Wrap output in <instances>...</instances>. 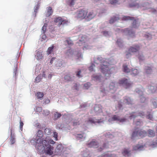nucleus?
<instances>
[{
	"label": "nucleus",
	"instance_id": "nucleus-49",
	"mask_svg": "<svg viewBox=\"0 0 157 157\" xmlns=\"http://www.w3.org/2000/svg\"><path fill=\"white\" fill-rule=\"evenodd\" d=\"M148 136L149 137H153L155 135L154 131L152 130L149 129L148 130Z\"/></svg>",
	"mask_w": 157,
	"mask_h": 157
},
{
	"label": "nucleus",
	"instance_id": "nucleus-27",
	"mask_svg": "<svg viewBox=\"0 0 157 157\" xmlns=\"http://www.w3.org/2000/svg\"><path fill=\"white\" fill-rule=\"evenodd\" d=\"M140 138L139 130H135L134 131L132 134V139L133 140L137 139Z\"/></svg>",
	"mask_w": 157,
	"mask_h": 157
},
{
	"label": "nucleus",
	"instance_id": "nucleus-8",
	"mask_svg": "<svg viewBox=\"0 0 157 157\" xmlns=\"http://www.w3.org/2000/svg\"><path fill=\"white\" fill-rule=\"evenodd\" d=\"M136 92L139 95L140 102L141 103H145L146 101V98L143 95V92L144 89L142 88H137L136 89Z\"/></svg>",
	"mask_w": 157,
	"mask_h": 157
},
{
	"label": "nucleus",
	"instance_id": "nucleus-28",
	"mask_svg": "<svg viewBox=\"0 0 157 157\" xmlns=\"http://www.w3.org/2000/svg\"><path fill=\"white\" fill-rule=\"evenodd\" d=\"M35 56L37 60H39L42 57V52L41 50H37L35 52Z\"/></svg>",
	"mask_w": 157,
	"mask_h": 157
},
{
	"label": "nucleus",
	"instance_id": "nucleus-29",
	"mask_svg": "<svg viewBox=\"0 0 157 157\" xmlns=\"http://www.w3.org/2000/svg\"><path fill=\"white\" fill-rule=\"evenodd\" d=\"M52 8L50 7H48L46 9V10L45 12V14L46 17H48L50 15H52Z\"/></svg>",
	"mask_w": 157,
	"mask_h": 157
},
{
	"label": "nucleus",
	"instance_id": "nucleus-1",
	"mask_svg": "<svg viewBox=\"0 0 157 157\" xmlns=\"http://www.w3.org/2000/svg\"><path fill=\"white\" fill-rule=\"evenodd\" d=\"M145 114L144 112L142 111L132 112L129 114L126 115L125 117L121 118L119 117L117 115L112 116V114L107 112L106 114L103 115L104 117H98L97 119L96 117L89 118L85 121L83 124L87 127L88 125L92 124H96L101 125L104 123L105 121H108L109 122L113 123L114 121H117L120 123H123L126 121L127 119L128 118L130 120L134 119L138 116L143 117L145 116Z\"/></svg>",
	"mask_w": 157,
	"mask_h": 157
},
{
	"label": "nucleus",
	"instance_id": "nucleus-37",
	"mask_svg": "<svg viewBox=\"0 0 157 157\" xmlns=\"http://www.w3.org/2000/svg\"><path fill=\"white\" fill-rule=\"evenodd\" d=\"M151 102L153 107L155 108H157V98H152Z\"/></svg>",
	"mask_w": 157,
	"mask_h": 157
},
{
	"label": "nucleus",
	"instance_id": "nucleus-53",
	"mask_svg": "<svg viewBox=\"0 0 157 157\" xmlns=\"http://www.w3.org/2000/svg\"><path fill=\"white\" fill-rule=\"evenodd\" d=\"M95 65L94 64H92L91 66L89 67V69L90 72H94L95 71Z\"/></svg>",
	"mask_w": 157,
	"mask_h": 157
},
{
	"label": "nucleus",
	"instance_id": "nucleus-57",
	"mask_svg": "<svg viewBox=\"0 0 157 157\" xmlns=\"http://www.w3.org/2000/svg\"><path fill=\"white\" fill-rule=\"evenodd\" d=\"M145 36L148 40H151L152 38V35L148 33H146L145 34Z\"/></svg>",
	"mask_w": 157,
	"mask_h": 157
},
{
	"label": "nucleus",
	"instance_id": "nucleus-30",
	"mask_svg": "<svg viewBox=\"0 0 157 157\" xmlns=\"http://www.w3.org/2000/svg\"><path fill=\"white\" fill-rule=\"evenodd\" d=\"M82 49L83 50L90 49L92 48V46L86 42L82 44Z\"/></svg>",
	"mask_w": 157,
	"mask_h": 157
},
{
	"label": "nucleus",
	"instance_id": "nucleus-34",
	"mask_svg": "<svg viewBox=\"0 0 157 157\" xmlns=\"http://www.w3.org/2000/svg\"><path fill=\"white\" fill-rule=\"evenodd\" d=\"M122 154L125 157H128L130 155V151L127 149H124L122 152Z\"/></svg>",
	"mask_w": 157,
	"mask_h": 157
},
{
	"label": "nucleus",
	"instance_id": "nucleus-43",
	"mask_svg": "<svg viewBox=\"0 0 157 157\" xmlns=\"http://www.w3.org/2000/svg\"><path fill=\"white\" fill-rule=\"evenodd\" d=\"M117 44L120 48H122L123 45V42L122 40L121 39H118L117 42Z\"/></svg>",
	"mask_w": 157,
	"mask_h": 157
},
{
	"label": "nucleus",
	"instance_id": "nucleus-42",
	"mask_svg": "<svg viewBox=\"0 0 157 157\" xmlns=\"http://www.w3.org/2000/svg\"><path fill=\"white\" fill-rule=\"evenodd\" d=\"M119 19V17L118 16L114 17H112L109 20V23L110 24L113 23Z\"/></svg>",
	"mask_w": 157,
	"mask_h": 157
},
{
	"label": "nucleus",
	"instance_id": "nucleus-7",
	"mask_svg": "<svg viewBox=\"0 0 157 157\" xmlns=\"http://www.w3.org/2000/svg\"><path fill=\"white\" fill-rule=\"evenodd\" d=\"M130 7H135L137 8H142L144 10L149 9V5L147 2L144 3L143 5H140L138 3L136 2H133L129 4Z\"/></svg>",
	"mask_w": 157,
	"mask_h": 157
},
{
	"label": "nucleus",
	"instance_id": "nucleus-50",
	"mask_svg": "<svg viewBox=\"0 0 157 157\" xmlns=\"http://www.w3.org/2000/svg\"><path fill=\"white\" fill-rule=\"evenodd\" d=\"M15 142V139L14 136H13L12 135V132H11V135L10 136V143L11 144H13Z\"/></svg>",
	"mask_w": 157,
	"mask_h": 157
},
{
	"label": "nucleus",
	"instance_id": "nucleus-16",
	"mask_svg": "<svg viewBox=\"0 0 157 157\" xmlns=\"http://www.w3.org/2000/svg\"><path fill=\"white\" fill-rule=\"evenodd\" d=\"M140 48L139 45H134L131 46L129 48L128 51L129 52L132 53H135L138 52Z\"/></svg>",
	"mask_w": 157,
	"mask_h": 157
},
{
	"label": "nucleus",
	"instance_id": "nucleus-60",
	"mask_svg": "<svg viewBox=\"0 0 157 157\" xmlns=\"http://www.w3.org/2000/svg\"><path fill=\"white\" fill-rule=\"evenodd\" d=\"M47 26V24L45 23L42 29V33H44L46 31V27Z\"/></svg>",
	"mask_w": 157,
	"mask_h": 157
},
{
	"label": "nucleus",
	"instance_id": "nucleus-35",
	"mask_svg": "<svg viewBox=\"0 0 157 157\" xmlns=\"http://www.w3.org/2000/svg\"><path fill=\"white\" fill-rule=\"evenodd\" d=\"M135 118L134 119H132L133 120V123L136 126H140L142 125L143 124V122L140 120H135Z\"/></svg>",
	"mask_w": 157,
	"mask_h": 157
},
{
	"label": "nucleus",
	"instance_id": "nucleus-18",
	"mask_svg": "<svg viewBox=\"0 0 157 157\" xmlns=\"http://www.w3.org/2000/svg\"><path fill=\"white\" fill-rule=\"evenodd\" d=\"M63 150V147L61 144H59L57 145L54 152L55 154L60 155L62 154Z\"/></svg>",
	"mask_w": 157,
	"mask_h": 157
},
{
	"label": "nucleus",
	"instance_id": "nucleus-36",
	"mask_svg": "<svg viewBox=\"0 0 157 157\" xmlns=\"http://www.w3.org/2000/svg\"><path fill=\"white\" fill-rule=\"evenodd\" d=\"M140 25L139 21L138 19L134 20L132 23V26L133 28H138Z\"/></svg>",
	"mask_w": 157,
	"mask_h": 157
},
{
	"label": "nucleus",
	"instance_id": "nucleus-10",
	"mask_svg": "<svg viewBox=\"0 0 157 157\" xmlns=\"http://www.w3.org/2000/svg\"><path fill=\"white\" fill-rule=\"evenodd\" d=\"M87 12L84 10H79L76 13L75 16L77 18L83 19L86 17Z\"/></svg>",
	"mask_w": 157,
	"mask_h": 157
},
{
	"label": "nucleus",
	"instance_id": "nucleus-32",
	"mask_svg": "<svg viewBox=\"0 0 157 157\" xmlns=\"http://www.w3.org/2000/svg\"><path fill=\"white\" fill-rule=\"evenodd\" d=\"M40 4V3L39 2H38L37 4L34 7V13L33 14V16L34 17H35L36 16V14L37 12V10L39 9Z\"/></svg>",
	"mask_w": 157,
	"mask_h": 157
},
{
	"label": "nucleus",
	"instance_id": "nucleus-3",
	"mask_svg": "<svg viewBox=\"0 0 157 157\" xmlns=\"http://www.w3.org/2000/svg\"><path fill=\"white\" fill-rule=\"evenodd\" d=\"M36 150L40 154L44 152L46 154L52 155L54 154V147L53 145L49 144L46 140L42 141V143L36 148Z\"/></svg>",
	"mask_w": 157,
	"mask_h": 157
},
{
	"label": "nucleus",
	"instance_id": "nucleus-52",
	"mask_svg": "<svg viewBox=\"0 0 157 157\" xmlns=\"http://www.w3.org/2000/svg\"><path fill=\"white\" fill-rule=\"evenodd\" d=\"M53 136L55 140H58V133L55 131L52 130Z\"/></svg>",
	"mask_w": 157,
	"mask_h": 157
},
{
	"label": "nucleus",
	"instance_id": "nucleus-64",
	"mask_svg": "<svg viewBox=\"0 0 157 157\" xmlns=\"http://www.w3.org/2000/svg\"><path fill=\"white\" fill-rule=\"evenodd\" d=\"M64 79L67 81H70L72 80V78L68 75H66L65 76Z\"/></svg>",
	"mask_w": 157,
	"mask_h": 157
},
{
	"label": "nucleus",
	"instance_id": "nucleus-20",
	"mask_svg": "<svg viewBox=\"0 0 157 157\" xmlns=\"http://www.w3.org/2000/svg\"><path fill=\"white\" fill-rule=\"evenodd\" d=\"M102 85L101 86L100 89V94L102 96H104L106 95L108 91L107 89H105V85L104 83L102 84Z\"/></svg>",
	"mask_w": 157,
	"mask_h": 157
},
{
	"label": "nucleus",
	"instance_id": "nucleus-48",
	"mask_svg": "<svg viewBox=\"0 0 157 157\" xmlns=\"http://www.w3.org/2000/svg\"><path fill=\"white\" fill-rule=\"evenodd\" d=\"M52 132V130L49 128H46L44 130V133L47 135H50Z\"/></svg>",
	"mask_w": 157,
	"mask_h": 157
},
{
	"label": "nucleus",
	"instance_id": "nucleus-25",
	"mask_svg": "<svg viewBox=\"0 0 157 157\" xmlns=\"http://www.w3.org/2000/svg\"><path fill=\"white\" fill-rule=\"evenodd\" d=\"M70 119L71 121L68 124L70 123L71 124H72L74 126H75L79 124H80L79 121L77 120V119H75L73 117H71Z\"/></svg>",
	"mask_w": 157,
	"mask_h": 157
},
{
	"label": "nucleus",
	"instance_id": "nucleus-4",
	"mask_svg": "<svg viewBox=\"0 0 157 157\" xmlns=\"http://www.w3.org/2000/svg\"><path fill=\"white\" fill-rule=\"evenodd\" d=\"M81 51L80 48L76 49L73 51L71 49L69 48L66 51L65 56L68 58L74 57L75 59H82L83 56Z\"/></svg>",
	"mask_w": 157,
	"mask_h": 157
},
{
	"label": "nucleus",
	"instance_id": "nucleus-39",
	"mask_svg": "<svg viewBox=\"0 0 157 157\" xmlns=\"http://www.w3.org/2000/svg\"><path fill=\"white\" fill-rule=\"evenodd\" d=\"M140 138L144 137L146 134V132L144 131L139 130Z\"/></svg>",
	"mask_w": 157,
	"mask_h": 157
},
{
	"label": "nucleus",
	"instance_id": "nucleus-44",
	"mask_svg": "<svg viewBox=\"0 0 157 157\" xmlns=\"http://www.w3.org/2000/svg\"><path fill=\"white\" fill-rule=\"evenodd\" d=\"M65 42L67 43L68 45L69 46L72 45L73 44L72 41L69 38L67 39L65 41Z\"/></svg>",
	"mask_w": 157,
	"mask_h": 157
},
{
	"label": "nucleus",
	"instance_id": "nucleus-2",
	"mask_svg": "<svg viewBox=\"0 0 157 157\" xmlns=\"http://www.w3.org/2000/svg\"><path fill=\"white\" fill-rule=\"evenodd\" d=\"M94 61L95 64H98L100 63V69L102 73L105 76L109 77L112 73L113 68H110L109 66V64H113L115 63L112 59H111L109 61L108 59L103 58L100 56L98 57Z\"/></svg>",
	"mask_w": 157,
	"mask_h": 157
},
{
	"label": "nucleus",
	"instance_id": "nucleus-11",
	"mask_svg": "<svg viewBox=\"0 0 157 157\" xmlns=\"http://www.w3.org/2000/svg\"><path fill=\"white\" fill-rule=\"evenodd\" d=\"M54 64L56 67H61L62 65V62L61 60H58L55 58H52L50 62L49 65Z\"/></svg>",
	"mask_w": 157,
	"mask_h": 157
},
{
	"label": "nucleus",
	"instance_id": "nucleus-9",
	"mask_svg": "<svg viewBox=\"0 0 157 157\" xmlns=\"http://www.w3.org/2000/svg\"><path fill=\"white\" fill-rule=\"evenodd\" d=\"M119 83L120 84L124 86L126 88L129 87L132 85V82L129 79L124 78L120 80Z\"/></svg>",
	"mask_w": 157,
	"mask_h": 157
},
{
	"label": "nucleus",
	"instance_id": "nucleus-14",
	"mask_svg": "<svg viewBox=\"0 0 157 157\" xmlns=\"http://www.w3.org/2000/svg\"><path fill=\"white\" fill-rule=\"evenodd\" d=\"M109 91L112 93H114L117 89V84L115 82H111L108 87Z\"/></svg>",
	"mask_w": 157,
	"mask_h": 157
},
{
	"label": "nucleus",
	"instance_id": "nucleus-61",
	"mask_svg": "<svg viewBox=\"0 0 157 157\" xmlns=\"http://www.w3.org/2000/svg\"><path fill=\"white\" fill-rule=\"evenodd\" d=\"M82 155L85 157L89 155V152L88 150H86V151H83L82 153Z\"/></svg>",
	"mask_w": 157,
	"mask_h": 157
},
{
	"label": "nucleus",
	"instance_id": "nucleus-51",
	"mask_svg": "<svg viewBox=\"0 0 157 157\" xmlns=\"http://www.w3.org/2000/svg\"><path fill=\"white\" fill-rule=\"evenodd\" d=\"M108 144H103V147H100V148L98 149V151H102V150L105 149V148H109V146L108 145Z\"/></svg>",
	"mask_w": 157,
	"mask_h": 157
},
{
	"label": "nucleus",
	"instance_id": "nucleus-19",
	"mask_svg": "<svg viewBox=\"0 0 157 157\" xmlns=\"http://www.w3.org/2000/svg\"><path fill=\"white\" fill-rule=\"evenodd\" d=\"M79 41L78 42L77 44L79 46H81L82 44L85 43L86 38L85 36L82 35H79Z\"/></svg>",
	"mask_w": 157,
	"mask_h": 157
},
{
	"label": "nucleus",
	"instance_id": "nucleus-23",
	"mask_svg": "<svg viewBox=\"0 0 157 157\" xmlns=\"http://www.w3.org/2000/svg\"><path fill=\"white\" fill-rule=\"evenodd\" d=\"M87 145L89 147L96 148L98 147L99 144L97 141H93L88 143Z\"/></svg>",
	"mask_w": 157,
	"mask_h": 157
},
{
	"label": "nucleus",
	"instance_id": "nucleus-46",
	"mask_svg": "<svg viewBox=\"0 0 157 157\" xmlns=\"http://www.w3.org/2000/svg\"><path fill=\"white\" fill-rule=\"evenodd\" d=\"M36 95L38 99L41 100L44 96V94L42 93L39 92L36 93Z\"/></svg>",
	"mask_w": 157,
	"mask_h": 157
},
{
	"label": "nucleus",
	"instance_id": "nucleus-21",
	"mask_svg": "<svg viewBox=\"0 0 157 157\" xmlns=\"http://www.w3.org/2000/svg\"><path fill=\"white\" fill-rule=\"evenodd\" d=\"M102 78V77L100 74H94L92 76L93 80L98 82H101Z\"/></svg>",
	"mask_w": 157,
	"mask_h": 157
},
{
	"label": "nucleus",
	"instance_id": "nucleus-63",
	"mask_svg": "<svg viewBox=\"0 0 157 157\" xmlns=\"http://www.w3.org/2000/svg\"><path fill=\"white\" fill-rule=\"evenodd\" d=\"M149 145L153 148L156 147H157V142H152V143L149 144Z\"/></svg>",
	"mask_w": 157,
	"mask_h": 157
},
{
	"label": "nucleus",
	"instance_id": "nucleus-41",
	"mask_svg": "<svg viewBox=\"0 0 157 157\" xmlns=\"http://www.w3.org/2000/svg\"><path fill=\"white\" fill-rule=\"evenodd\" d=\"M56 128L59 129H62L63 128H67V127L64 126L63 124L59 123L58 124L56 125Z\"/></svg>",
	"mask_w": 157,
	"mask_h": 157
},
{
	"label": "nucleus",
	"instance_id": "nucleus-15",
	"mask_svg": "<svg viewBox=\"0 0 157 157\" xmlns=\"http://www.w3.org/2000/svg\"><path fill=\"white\" fill-rule=\"evenodd\" d=\"M75 137L77 140H79L80 141L84 140L86 137V134L83 132H78L75 135Z\"/></svg>",
	"mask_w": 157,
	"mask_h": 157
},
{
	"label": "nucleus",
	"instance_id": "nucleus-45",
	"mask_svg": "<svg viewBox=\"0 0 157 157\" xmlns=\"http://www.w3.org/2000/svg\"><path fill=\"white\" fill-rule=\"evenodd\" d=\"M77 0H68V4L70 6H73L76 3Z\"/></svg>",
	"mask_w": 157,
	"mask_h": 157
},
{
	"label": "nucleus",
	"instance_id": "nucleus-17",
	"mask_svg": "<svg viewBox=\"0 0 157 157\" xmlns=\"http://www.w3.org/2000/svg\"><path fill=\"white\" fill-rule=\"evenodd\" d=\"M121 31L125 35L129 36L132 37L134 36L135 35L134 32L132 29L129 28L124 29H122Z\"/></svg>",
	"mask_w": 157,
	"mask_h": 157
},
{
	"label": "nucleus",
	"instance_id": "nucleus-59",
	"mask_svg": "<svg viewBox=\"0 0 157 157\" xmlns=\"http://www.w3.org/2000/svg\"><path fill=\"white\" fill-rule=\"evenodd\" d=\"M49 74V72L48 71H44L42 75V76L45 78H47Z\"/></svg>",
	"mask_w": 157,
	"mask_h": 157
},
{
	"label": "nucleus",
	"instance_id": "nucleus-22",
	"mask_svg": "<svg viewBox=\"0 0 157 157\" xmlns=\"http://www.w3.org/2000/svg\"><path fill=\"white\" fill-rule=\"evenodd\" d=\"M54 21L56 23H59L58 25L59 26L62 24L63 25H64L66 23V21L65 20H63L62 18L60 17H58L56 18L55 19Z\"/></svg>",
	"mask_w": 157,
	"mask_h": 157
},
{
	"label": "nucleus",
	"instance_id": "nucleus-62",
	"mask_svg": "<svg viewBox=\"0 0 157 157\" xmlns=\"http://www.w3.org/2000/svg\"><path fill=\"white\" fill-rule=\"evenodd\" d=\"M42 113L44 116H47L49 114L50 111L48 110H45L42 112Z\"/></svg>",
	"mask_w": 157,
	"mask_h": 157
},
{
	"label": "nucleus",
	"instance_id": "nucleus-31",
	"mask_svg": "<svg viewBox=\"0 0 157 157\" xmlns=\"http://www.w3.org/2000/svg\"><path fill=\"white\" fill-rule=\"evenodd\" d=\"M130 74L133 76H135L138 75L140 72L136 69L132 68L131 69Z\"/></svg>",
	"mask_w": 157,
	"mask_h": 157
},
{
	"label": "nucleus",
	"instance_id": "nucleus-26",
	"mask_svg": "<svg viewBox=\"0 0 157 157\" xmlns=\"http://www.w3.org/2000/svg\"><path fill=\"white\" fill-rule=\"evenodd\" d=\"M147 89L151 92L154 93L157 90V86H155L154 85H149L147 86Z\"/></svg>",
	"mask_w": 157,
	"mask_h": 157
},
{
	"label": "nucleus",
	"instance_id": "nucleus-5",
	"mask_svg": "<svg viewBox=\"0 0 157 157\" xmlns=\"http://www.w3.org/2000/svg\"><path fill=\"white\" fill-rule=\"evenodd\" d=\"M43 136L42 132L41 130H39L34 136L33 139L30 140V142L34 145L36 148L38 145L39 146L42 143V141L44 140L41 139Z\"/></svg>",
	"mask_w": 157,
	"mask_h": 157
},
{
	"label": "nucleus",
	"instance_id": "nucleus-54",
	"mask_svg": "<svg viewBox=\"0 0 157 157\" xmlns=\"http://www.w3.org/2000/svg\"><path fill=\"white\" fill-rule=\"evenodd\" d=\"M103 35L106 37L110 36L112 35V33L110 32L103 31Z\"/></svg>",
	"mask_w": 157,
	"mask_h": 157
},
{
	"label": "nucleus",
	"instance_id": "nucleus-58",
	"mask_svg": "<svg viewBox=\"0 0 157 157\" xmlns=\"http://www.w3.org/2000/svg\"><path fill=\"white\" fill-rule=\"evenodd\" d=\"M91 85V84L90 82H87L84 84V88L85 89H88Z\"/></svg>",
	"mask_w": 157,
	"mask_h": 157
},
{
	"label": "nucleus",
	"instance_id": "nucleus-47",
	"mask_svg": "<svg viewBox=\"0 0 157 157\" xmlns=\"http://www.w3.org/2000/svg\"><path fill=\"white\" fill-rule=\"evenodd\" d=\"M54 47V46L52 45V46L49 47L48 48L47 52V54L48 55H49V54H50L53 51V49Z\"/></svg>",
	"mask_w": 157,
	"mask_h": 157
},
{
	"label": "nucleus",
	"instance_id": "nucleus-13",
	"mask_svg": "<svg viewBox=\"0 0 157 157\" xmlns=\"http://www.w3.org/2000/svg\"><path fill=\"white\" fill-rule=\"evenodd\" d=\"M146 147L144 144L140 143L133 146V149L134 150L140 151L144 149Z\"/></svg>",
	"mask_w": 157,
	"mask_h": 157
},
{
	"label": "nucleus",
	"instance_id": "nucleus-55",
	"mask_svg": "<svg viewBox=\"0 0 157 157\" xmlns=\"http://www.w3.org/2000/svg\"><path fill=\"white\" fill-rule=\"evenodd\" d=\"M134 18L132 17L129 16H124L122 18V19L124 21H127L128 20H132Z\"/></svg>",
	"mask_w": 157,
	"mask_h": 157
},
{
	"label": "nucleus",
	"instance_id": "nucleus-6",
	"mask_svg": "<svg viewBox=\"0 0 157 157\" xmlns=\"http://www.w3.org/2000/svg\"><path fill=\"white\" fill-rule=\"evenodd\" d=\"M133 104V99L129 97L125 96L123 100H121L118 102V105L117 107H116V109L120 110L122 109V104L131 105Z\"/></svg>",
	"mask_w": 157,
	"mask_h": 157
},
{
	"label": "nucleus",
	"instance_id": "nucleus-40",
	"mask_svg": "<svg viewBox=\"0 0 157 157\" xmlns=\"http://www.w3.org/2000/svg\"><path fill=\"white\" fill-rule=\"evenodd\" d=\"M137 57L140 61H142L145 59L143 54L141 52H139Z\"/></svg>",
	"mask_w": 157,
	"mask_h": 157
},
{
	"label": "nucleus",
	"instance_id": "nucleus-33",
	"mask_svg": "<svg viewBox=\"0 0 157 157\" xmlns=\"http://www.w3.org/2000/svg\"><path fill=\"white\" fill-rule=\"evenodd\" d=\"M122 69L123 71L126 73H130L131 72V70L129 68L128 66L127 65L124 64L123 66Z\"/></svg>",
	"mask_w": 157,
	"mask_h": 157
},
{
	"label": "nucleus",
	"instance_id": "nucleus-12",
	"mask_svg": "<svg viewBox=\"0 0 157 157\" xmlns=\"http://www.w3.org/2000/svg\"><path fill=\"white\" fill-rule=\"evenodd\" d=\"M101 106L99 105H95L93 111V114L94 115H98L102 114Z\"/></svg>",
	"mask_w": 157,
	"mask_h": 157
},
{
	"label": "nucleus",
	"instance_id": "nucleus-56",
	"mask_svg": "<svg viewBox=\"0 0 157 157\" xmlns=\"http://www.w3.org/2000/svg\"><path fill=\"white\" fill-rule=\"evenodd\" d=\"M61 116V114L60 113H59L58 112H56L54 116V120H57V119L60 118Z\"/></svg>",
	"mask_w": 157,
	"mask_h": 157
},
{
	"label": "nucleus",
	"instance_id": "nucleus-24",
	"mask_svg": "<svg viewBox=\"0 0 157 157\" xmlns=\"http://www.w3.org/2000/svg\"><path fill=\"white\" fill-rule=\"evenodd\" d=\"M96 13L93 11H91L89 12L88 13H87L86 17L88 19L91 20L94 18L96 16Z\"/></svg>",
	"mask_w": 157,
	"mask_h": 157
},
{
	"label": "nucleus",
	"instance_id": "nucleus-38",
	"mask_svg": "<svg viewBox=\"0 0 157 157\" xmlns=\"http://www.w3.org/2000/svg\"><path fill=\"white\" fill-rule=\"evenodd\" d=\"M144 70L145 73L147 74H150L152 72L151 68L147 66H145Z\"/></svg>",
	"mask_w": 157,
	"mask_h": 157
}]
</instances>
